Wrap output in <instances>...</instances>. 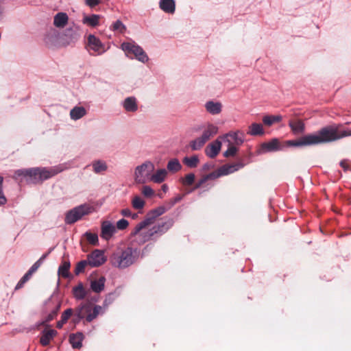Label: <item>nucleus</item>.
Returning <instances> with one entry per match:
<instances>
[{"instance_id":"f257e3e1","label":"nucleus","mask_w":351,"mask_h":351,"mask_svg":"<svg viewBox=\"0 0 351 351\" xmlns=\"http://www.w3.org/2000/svg\"><path fill=\"white\" fill-rule=\"evenodd\" d=\"M61 171L56 167H34L15 171L13 178L19 182H25L28 184H37L47 180Z\"/></svg>"},{"instance_id":"f03ea898","label":"nucleus","mask_w":351,"mask_h":351,"mask_svg":"<svg viewBox=\"0 0 351 351\" xmlns=\"http://www.w3.org/2000/svg\"><path fill=\"white\" fill-rule=\"evenodd\" d=\"M344 127L341 124H332L326 125L316 133L310 134L313 145L325 144L339 141L346 138L344 136Z\"/></svg>"},{"instance_id":"7ed1b4c3","label":"nucleus","mask_w":351,"mask_h":351,"mask_svg":"<svg viewBox=\"0 0 351 351\" xmlns=\"http://www.w3.org/2000/svg\"><path fill=\"white\" fill-rule=\"evenodd\" d=\"M140 256V250L128 246L113 252L110 256V262L113 267L123 269L134 264Z\"/></svg>"},{"instance_id":"20e7f679","label":"nucleus","mask_w":351,"mask_h":351,"mask_svg":"<svg viewBox=\"0 0 351 351\" xmlns=\"http://www.w3.org/2000/svg\"><path fill=\"white\" fill-rule=\"evenodd\" d=\"M172 221L168 220L167 221H162L157 223L147 231L141 232V230H140L136 234H133L134 232V230L132 234L133 236H137L139 242L141 243H144L149 240H156L157 238L165 233L172 226Z\"/></svg>"},{"instance_id":"39448f33","label":"nucleus","mask_w":351,"mask_h":351,"mask_svg":"<svg viewBox=\"0 0 351 351\" xmlns=\"http://www.w3.org/2000/svg\"><path fill=\"white\" fill-rule=\"evenodd\" d=\"M154 170L152 162L147 160L134 169V179L136 184H145L150 181L152 173Z\"/></svg>"},{"instance_id":"423d86ee","label":"nucleus","mask_w":351,"mask_h":351,"mask_svg":"<svg viewBox=\"0 0 351 351\" xmlns=\"http://www.w3.org/2000/svg\"><path fill=\"white\" fill-rule=\"evenodd\" d=\"M92 211L93 208L88 204H81L72 208L66 213L64 222L66 224H73Z\"/></svg>"},{"instance_id":"0eeeda50","label":"nucleus","mask_w":351,"mask_h":351,"mask_svg":"<svg viewBox=\"0 0 351 351\" xmlns=\"http://www.w3.org/2000/svg\"><path fill=\"white\" fill-rule=\"evenodd\" d=\"M169 209L165 206H159L152 210H151L146 216L145 219L138 223L134 228V234H136L138 233L140 230H142L143 228H146L148 226L152 225L155 221L156 219L164 214Z\"/></svg>"},{"instance_id":"6e6552de","label":"nucleus","mask_w":351,"mask_h":351,"mask_svg":"<svg viewBox=\"0 0 351 351\" xmlns=\"http://www.w3.org/2000/svg\"><path fill=\"white\" fill-rule=\"evenodd\" d=\"M121 47L122 50L127 53L133 54L138 61L143 63L147 62L149 60L148 56L143 48L136 45L134 42L123 43Z\"/></svg>"},{"instance_id":"1a4fd4ad","label":"nucleus","mask_w":351,"mask_h":351,"mask_svg":"<svg viewBox=\"0 0 351 351\" xmlns=\"http://www.w3.org/2000/svg\"><path fill=\"white\" fill-rule=\"evenodd\" d=\"M80 37V28L77 26L69 27L61 34V43L62 46H67L75 43Z\"/></svg>"},{"instance_id":"9d476101","label":"nucleus","mask_w":351,"mask_h":351,"mask_svg":"<svg viewBox=\"0 0 351 351\" xmlns=\"http://www.w3.org/2000/svg\"><path fill=\"white\" fill-rule=\"evenodd\" d=\"M86 48L92 56L101 55L106 51L104 45L93 34L88 36Z\"/></svg>"},{"instance_id":"9b49d317","label":"nucleus","mask_w":351,"mask_h":351,"mask_svg":"<svg viewBox=\"0 0 351 351\" xmlns=\"http://www.w3.org/2000/svg\"><path fill=\"white\" fill-rule=\"evenodd\" d=\"M44 42L48 47L62 46L61 34L57 29L51 28L45 35Z\"/></svg>"},{"instance_id":"f8f14e48","label":"nucleus","mask_w":351,"mask_h":351,"mask_svg":"<svg viewBox=\"0 0 351 351\" xmlns=\"http://www.w3.org/2000/svg\"><path fill=\"white\" fill-rule=\"evenodd\" d=\"M223 140L228 145H241L245 140V134L240 130L230 131L222 136Z\"/></svg>"},{"instance_id":"ddd939ff","label":"nucleus","mask_w":351,"mask_h":351,"mask_svg":"<svg viewBox=\"0 0 351 351\" xmlns=\"http://www.w3.org/2000/svg\"><path fill=\"white\" fill-rule=\"evenodd\" d=\"M282 149V146L278 138H272L268 142L263 143L258 149V154H263L267 152H274Z\"/></svg>"},{"instance_id":"4468645a","label":"nucleus","mask_w":351,"mask_h":351,"mask_svg":"<svg viewBox=\"0 0 351 351\" xmlns=\"http://www.w3.org/2000/svg\"><path fill=\"white\" fill-rule=\"evenodd\" d=\"M117 229L113 223L110 221H103L101 224L100 237L105 241H109L116 233Z\"/></svg>"},{"instance_id":"2eb2a0df","label":"nucleus","mask_w":351,"mask_h":351,"mask_svg":"<svg viewBox=\"0 0 351 351\" xmlns=\"http://www.w3.org/2000/svg\"><path fill=\"white\" fill-rule=\"evenodd\" d=\"M88 265L91 267H96L104 264L106 259L104 256V252L99 250H95L91 254L87 256Z\"/></svg>"},{"instance_id":"dca6fc26","label":"nucleus","mask_w":351,"mask_h":351,"mask_svg":"<svg viewBox=\"0 0 351 351\" xmlns=\"http://www.w3.org/2000/svg\"><path fill=\"white\" fill-rule=\"evenodd\" d=\"M221 147V142L217 139L206 147L205 153L209 158H214L219 153Z\"/></svg>"},{"instance_id":"f3484780","label":"nucleus","mask_w":351,"mask_h":351,"mask_svg":"<svg viewBox=\"0 0 351 351\" xmlns=\"http://www.w3.org/2000/svg\"><path fill=\"white\" fill-rule=\"evenodd\" d=\"M122 106L127 112L138 110V101L135 97H128L122 101Z\"/></svg>"},{"instance_id":"a211bd4d","label":"nucleus","mask_w":351,"mask_h":351,"mask_svg":"<svg viewBox=\"0 0 351 351\" xmlns=\"http://www.w3.org/2000/svg\"><path fill=\"white\" fill-rule=\"evenodd\" d=\"M204 106L206 110L213 115L219 114L222 110V104L219 101L210 100L206 102Z\"/></svg>"},{"instance_id":"6ab92c4d","label":"nucleus","mask_w":351,"mask_h":351,"mask_svg":"<svg viewBox=\"0 0 351 351\" xmlns=\"http://www.w3.org/2000/svg\"><path fill=\"white\" fill-rule=\"evenodd\" d=\"M243 167L244 164L241 162H238L232 165H224L219 167V169L221 176H223L238 171L239 169L243 168Z\"/></svg>"},{"instance_id":"aec40b11","label":"nucleus","mask_w":351,"mask_h":351,"mask_svg":"<svg viewBox=\"0 0 351 351\" xmlns=\"http://www.w3.org/2000/svg\"><path fill=\"white\" fill-rule=\"evenodd\" d=\"M159 8L165 13L173 14L176 10L174 0H160Z\"/></svg>"},{"instance_id":"412c9836","label":"nucleus","mask_w":351,"mask_h":351,"mask_svg":"<svg viewBox=\"0 0 351 351\" xmlns=\"http://www.w3.org/2000/svg\"><path fill=\"white\" fill-rule=\"evenodd\" d=\"M167 176V171L165 169H159L154 173H152L150 181L154 183L160 184L163 182Z\"/></svg>"},{"instance_id":"4be33fe9","label":"nucleus","mask_w":351,"mask_h":351,"mask_svg":"<svg viewBox=\"0 0 351 351\" xmlns=\"http://www.w3.org/2000/svg\"><path fill=\"white\" fill-rule=\"evenodd\" d=\"M287 144L294 147L311 146L312 143L309 134L302 136L300 138L295 141H288Z\"/></svg>"},{"instance_id":"5701e85b","label":"nucleus","mask_w":351,"mask_h":351,"mask_svg":"<svg viewBox=\"0 0 351 351\" xmlns=\"http://www.w3.org/2000/svg\"><path fill=\"white\" fill-rule=\"evenodd\" d=\"M69 17L65 12H58L53 18V25L58 28H63L68 23Z\"/></svg>"},{"instance_id":"b1692460","label":"nucleus","mask_w":351,"mask_h":351,"mask_svg":"<svg viewBox=\"0 0 351 351\" xmlns=\"http://www.w3.org/2000/svg\"><path fill=\"white\" fill-rule=\"evenodd\" d=\"M57 335V331L51 329V330H44L43 331L42 336L40 339V342L42 346H47L51 340Z\"/></svg>"},{"instance_id":"393cba45","label":"nucleus","mask_w":351,"mask_h":351,"mask_svg":"<svg viewBox=\"0 0 351 351\" xmlns=\"http://www.w3.org/2000/svg\"><path fill=\"white\" fill-rule=\"evenodd\" d=\"M86 313L88 315L86 317V320L88 322H92L93 319H95L99 314H103L104 313V311L103 310V307L99 305H95L93 311H90L89 309V307H87Z\"/></svg>"},{"instance_id":"a878e982","label":"nucleus","mask_w":351,"mask_h":351,"mask_svg":"<svg viewBox=\"0 0 351 351\" xmlns=\"http://www.w3.org/2000/svg\"><path fill=\"white\" fill-rule=\"evenodd\" d=\"M84 335L82 332L71 334L69 336V342L75 349H79L82 346Z\"/></svg>"},{"instance_id":"bb28decb","label":"nucleus","mask_w":351,"mask_h":351,"mask_svg":"<svg viewBox=\"0 0 351 351\" xmlns=\"http://www.w3.org/2000/svg\"><path fill=\"white\" fill-rule=\"evenodd\" d=\"M106 278L104 276L97 280H93L90 282L91 290L97 293L101 292L104 289Z\"/></svg>"},{"instance_id":"cd10ccee","label":"nucleus","mask_w":351,"mask_h":351,"mask_svg":"<svg viewBox=\"0 0 351 351\" xmlns=\"http://www.w3.org/2000/svg\"><path fill=\"white\" fill-rule=\"evenodd\" d=\"M86 114V110L83 106H75L70 111V117L72 120L76 121Z\"/></svg>"},{"instance_id":"c85d7f7f","label":"nucleus","mask_w":351,"mask_h":351,"mask_svg":"<svg viewBox=\"0 0 351 351\" xmlns=\"http://www.w3.org/2000/svg\"><path fill=\"white\" fill-rule=\"evenodd\" d=\"M218 132V127L213 124H208L204 130L201 136L207 142L212 136Z\"/></svg>"},{"instance_id":"c756f323","label":"nucleus","mask_w":351,"mask_h":351,"mask_svg":"<svg viewBox=\"0 0 351 351\" xmlns=\"http://www.w3.org/2000/svg\"><path fill=\"white\" fill-rule=\"evenodd\" d=\"M182 169V165L178 158H171L167 165V171L171 173H176Z\"/></svg>"},{"instance_id":"7c9ffc66","label":"nucleus","mask_w":351,"mask_h":351,"mask_svg":"<svg viewBox=\"0 0 351 351\" xmlns=\"http://www.w3.org/2000/svg\"><path fill=\"white\" fill-rule=\"evenodd\" d=\"M289 126L295 134H300L304 131L305 125L301 120L291 121L289 123Z\"/></svg>"},{"instance_id":"2f4dec72","label":"nucleus","mask_w":351,"mask_h":351,"mask_svg":"<svg viewBox=\"0 0 351 351\" xmlns=\"http://www.w3.org/2000/svg\"><path fill=\"white\" fill-rule=\"evenodd\" d=\"M93 171L95 173H100L107 170L108 166L105 161L101 160H95L91 164Z\"/></svg>"},{"instance_id":"473e14b6","label":"nucleus","mask_w":351,"mask_h":351,"mask_svg":"<svg viewBox=\"0 0 351 351\" xmlns=\"http://www.w3.org/2000/svg\"><path fill=\"white\" fill-rule=\"evenodd\" d=\"M70 266H71V264L69 261H63L58 268V275L61 276L62 277H63L64 278H69L70 276V274H69Z\"/></svg>"},{"instance_id":"72a5a7b5","label":"nucleus","mask_w":351,"mask_h":351,"mask_svg":"<svg viewBox=\"0 0 351 351\" xmlns=\"http://www.w3.org/2000/svg\"><path fill=\"white\" fill-rule=\"evenodd\" d=\"M247 134L251 136H258L264 134L263 126L260 123H254L249 127Z\"/></svg>"},{"instance_id":"f704fd0d","label":"nucleus","mask_w":351,"mask_h":351,"mask_svg":"<svg viewBox=\"0 0 351 351\" xmlns=\"http://www.w3.org/2000/svg\"><path fill=\"white\" fill-rule=\"evenodd\" d=\"M73 293L77 300H83L86 295V291L82 283H80L77 286L75 287L73 289Z\"/></svg>"},{"instance_id":"c9c22d12","label":"nucleus","mask_w":351,"mask_h":351,"mask_svg":"<svg viewBox=\"0 0 351 351\" xmlns=\"http://www.w3.org/2000/svg\"><path fill=\"white\" fill-rule=\"evenodd\" d=\"M183 163L189 168H195L197 166L199 160L197 156L194 155L191 157H184L182 160Z\"/></svg>"},{"instance_id":"e433bc0d","label":"nucleus","mask_w":351,"mask_h":351,"mask_svg":"<svg viewBox=\"0 0 351 351\" xmlns=\"http://www.w3.org/2000/svg\"><path fill=\"white\" fill-rule=\"evenodd\" d=\"M50 252L51 250H49L47 253L43 254L42 256L33 264L27 272L32 275L41 266L43 261L46 259Z\"/></svg>"},{"instance_id":"4c0bfd02","label":"nucleus","mask_w":351,"mask_h":351,"mask_svg":"<svg viewBox=\"0 0 351 351\" xmlns=\"http://www.w3.org/2000/svg\"><path fill=\"white\" fill-rule=\"evenodd\" d=\"M282 117L280 115L277 116H271V115H267L263 117V122L265 125L271 126L274 123H278L281 121Z\"/></svg>"},{"instance_id":"58836bf2","label":"nucleus","mask_w":351,"mask_h":351,"mask_svg":"<svg viewBox=\"0 0 351 351\" xmlns=\"http://www.w3.org/2000/svg\"><path fill=\"white\" fill-rule=\"evenodd\" d=\"M131 204L133 208L142 210L145 205V202L141 197L136 195L132 198Z\"/></svg>"},{"instance_id":"ea45409f","label":"nucleus","mask_w":351,"mask_h":351,"mask_svg":"<svg viewBox=\"0 0 351 351\" xmlns=\"http://www.w3.org/2000/svg\"><path fill=\"white\" fill-rule=\"evenodd\" d=\"M206 143V141L200 136L195 140L191 141L190 147L193 151L200 149Z\"/></svg>"},{"instance_id":"a19ab883","label":"nucleus","mask_w":351,"mask_h":351,"mask_svg":"<svg viewBox=\"0 0 351 351\" xmlns=\"http://www.w3.org/2000/svg\"><path fill=\"white\" fill-rule=\"evenodd\" d=\"M99 16L92 14L90 16H86L83 19V23L88 24L91 27H95L99 24Z\"/></svg>"},{"instance_id":"79ce46f5","label":"nucleus","mask_w":351,"mask_h":351,"mask_svg":"<svg viewBox=\"0 0 351 351\" xmlns=\"http://www.w3.org/2000/svg\"><path fill=\"white\" fill-rule=\"evenodd\" d=\"M73 313L71 308H68L63 312L61 319L57 322V328H62L63 325L68 321Z\"/></svg>"},{"instance_id":"37998d69","label":"nucleus","mask_w":351,"mask_h":351,"mask_svg":"<svg viewBox=\"0 0 351 351\" xmlns=\"http://www.w3.org/2000/svg\"><path fill=\"white\" fill-rule=\"evenodd\" d=\"M112 29L123 34L126 30V27L120 20H117L112 25Z\"/></svg>"},{"instance_id":"c03bdc74","label":"nucleus","mask_w":351,"mask_h":351,"mask_svg":"<svg viewBox=\"0 0 351 351\" xmlns=\"http://www.w3.org/2000/svg\"><path fill=\"white\" fill-rule=\"evenodd\" d=\"M85 237L89 243L94 245H96L98 244L99 240H98V236L97 234L86 232L85 233Z\"/></svg>"},{"instance_id":"a18cd8bd","label":"nucleus","mask_w":351,"mask_h":351,"mask_svg":"<svg viewBox=\"0 0 351 351\" xmlns=\"http://www.w3.org/2000/svg\"><path fill=\"white\" fill-rule=\"evenodd\" d=\"M184 197V195H178L175 197L170 199L169 201L165 202V205L167 208L169 210L176 203L180 202Z\"/></svg>"},{"instance_id":"49530a36","label":"nucleus","mask_w":351,"mask_h":351,"mask_svg":"<svg viewBox=\"0 0 351 351\" xmlns=\"http://www.w3.org/2000/svg\"><path fill=\"white\" fill-rule=\"evenodd\" d=\"M88 265V262L87 259L80 261L75 267V274L76 275H78L80 273L83 272L84 271L86 266Z\"/></svg>"},{"instance_id":"de8ad7c7","label":"nucleus","mask_w":351,"mask_h":351,"mask_svg":"<svg viewBox=\"0 0 351 351\" xmlns=\"http://www.w3.org/2000/svg\"><path fill=\"white\" fill-rule=\"evenodd\" d=\"M238 152V148L236 145H228V149L223 153V156L226 158L234 156Z\"/></svg>"},{"instance_id":"09e8293b","label":"nucleus","mask_w":351,"mask_h":351,"mask_svg":"<svg viewBox=\"0 0 351 351\" xmlns=\"http://www.w3.org/2000/svg\"><path fill=\"white\" fill-rule=\"evenodd\" d=\"M129 222L125 219H121L117 222L116 229L123 230L128 228Z\"/></svg>"},{"instance_id":"8fccbe9b","label":"nucleus","mask_w":351,"mask_h":351,"mask_svg":"<svg viewBox=\"0 0 351 351\" xmlns=\"http://www.w3.org/2000/svg\"><path fill=\"white\" fill-rule=\"evenodd\" d=\"M195 176L193 173H189L186 175L184 179L182 181L183 184L187 186L191 185L195 181Z\"/></svg>"},{"instance_id":"3c124183","label":"nucleus","mask_w":351,"mask_h":351,"mask_svg":"<svg viewBox=\"0 0 351 351\" xmlns=\"http://www.w3.org/2000/svg\"><path fill=\"white\" fill-rule=\"evenodd\" d=\"M141 192L143 195L147 197H150L154 194V190L147 185L143 186Z\"/></svg>"},{"instance_id":"603ef678","label":"nucleus","mask_w":351,"mask_h":351,"mask_svg":"<svg viewBox=\"0 0 351 351\" xmlns=\"http://www.w3.org/2000/svg\"><path fill=\"white\" fill-rule=\"evenodd\" d=\"M3 178L0 176V205H4L7 202V199L3 192Z\"/></svg>"},{"instance_id":"864d4df0","label":"nucleus","mask_w":351,"mask_h":351,"mask_svg":"<svg viewBox=\"0 0 351 351\" xmlns=\"http://www.w3.org/2000/svg\"><path fill=\"white\" fill-rule=\"evenodd\" d=\"M31 276L32 275L29 272H27L16 285V289H20L23 286V285L29 279Z\"/></svg>"},{"instance_id":"5fc2aeb1","label":"nucleus","mask_w":351,"mask_h":351,"mask_svg":"<svg viewBox=\"0 0 351 351\" xmlns=\"http://www.w3.org/2000/svg\"><path fill=\"white\" fill-rule=\"evenodd\" d=\"M205 176H206V179L207 180H215L216 178H218L221 177V175L219 171V169H218L217 171H213L210 173H208V174L206 175Z\"/></svg>"},{"instance_id":"6e6d98bb","label":"nucleus","mask_w":351,"mask_h":351,"mask_svg":"<svg viewBox=\"0 0 351 351\" xmlns=\"http://www.w3.org/2000/svg\"><path fill=\"white\" fill-rule=\"evenodd\" d=\"M340 166L345 171H351V163L347 160H343L340 162Z\"/></svg>"},{"instance_id":"4d7b16f0","label":"nucleus","mask_w":351,"mask_h":351,"mask_svg":"<svg viewBox=\"0 0 351 351\" xmlns=\"http://www.w3.org/2000/svg\"><path fill=\"white\" fill-rule=\"evenodd\" d=\"M84 306H82L81 307L78 308L75 313V316L77 317V320H80L84 318V314H83V308H84Z\"/></svg>"},{"instance_id":"13d9d810","label":"nucleus","mask_w":351,"mask_h":351,"mask_svg":"<svg viewBox=\"0 0 351 351\" xmlns=\"http://www.w3.org/2000/svg\"><path fill=\"white\" fill-rule=\"evenodd\" d=\"M86 4L90 8H93L97 5L99 3V0H85Z\"/></svg>"},{"instance_id":"bf43d9fd","label":"nucleus","mask_w":351,"mask_h":351,"mask_svg":"<svg viewBox=\"0 0 351 351\" xmlns=\"http://www.w3.org/2000/svg\"><path fill=\"white\" fill-rule=\"evenodd\" d=\"M207 180L206 179V176H203L198 182L196 183L195 186L193 188V190L200 188Z\"/></svg>"},{"instance_id":"052dcab7","label":"nucleus","mask_w":351,"mask_h":351,"mask_svg":"<svg viewBox=\"0 0 351 351\" xmlns=\"http://www.w3.org/2000/svg\"><path fill=\"white\" fill-rule=\"evenodd\" d=\"M5 2V0H0V19H1V18H2V16H3V13H4V10H5V8H4Z\"/></svg>"},{"instance_id":"680f3d73","label":"nucleus","mask_w":351,"mask_h":351,"mask_svg":"<svg viewBox=\"0 0 351 351\" xmlns=\"http://www.w3.org/2000/svg\"><path fill=\"white\" fill-rule=\"evenodd\" d=\"M121 214L124 217H130L132 215V212L128 208H125L121 210Z\"/></svg>"},{"instance_id":"e2e57ef3","label":"nucleus","mask_w":351,"mask_h":351,"mask_svg":"<svg viewBox=\"0 0 351 351\" xmlns=\"http://www.w3.org/2000/svg\"><path fill=\"white\" fill-rule=\"evenodd\" d=\"M56 315L53 313V312H51L45 318V322H50L51 320H53L55 317H56Z\"/></svg>"},{"instance_id":"0e129e2a","label":"nucleus","mask_w":351,"mask_h":351,"mask_svg":"<svg viewBox=\"0 0 351 351\" xmlns=\"http://www.w3.org/2000/svg\"><path fill=\"white\" fill-rule=\"evenodd\" d=\"M344 130H345V133H344L345 137L351 136V128H344Z\"/></svg>"},{"instance_id":"69168bd1","label":"nucleus","mask_w":351,"mask_h":351,"mask_svg":"<svg viewBox=\"0 0 351 351\" xmlns=\"http://www.w3.org/2000/svg\"><path fill=\"white\" fill-rule=\"evenodd\" d=\"M213 167V166L212 165H210L209 163H206L203 166V169L204 171H207V170H208V169H211Z\"/></svg>"},{"instance_id":"338daca9","label":"nucleus","mask_w":351,"mask_h":351,"mask_svg":"<svg viewBox=\"0 0 351 351\" xmlns=\"http://www.w3.org/2000/svg\"><path fill=\"white\" fill-rule=\"evenodd\" d=\"M109 304V302H108V299L106 298L103 304V310L105 311V310L107 308Z\"/></svg>"},{"instance_id":"774afa93","label":"nucleus","mask_w":351,"mask_h":351,"mask_svg":"<svg viewBox=\"0 0 351 351\" xmlns=\"http://www.w3.org/2000/svg\"><path fill=\"white\" fill-rule=\"evenodd\" d=\"M161 189L164 193H166L168 191V186L166 184H164L161 186Z\"/></svg>"}]
</instances>
